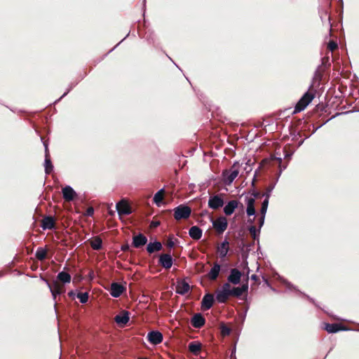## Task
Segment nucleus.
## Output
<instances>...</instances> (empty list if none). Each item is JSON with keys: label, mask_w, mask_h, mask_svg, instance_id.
Returning a JSON list of instances; mask_svg holds the SVG:
<instances>
[{"label": "nucleus", "mask_w": 359, "mask_h": 359, "mask_svg": "<svg viewBox=\"0 0 359 359\" xmlns=\"http://www.w3.org/2000/svg\"><path fill=\"white\" fill-rule=\"evenodd\" d=\"M315 97V91L311 92L309 90L303 94L294 106L292 114H296L304 110L306 107L312 102Z\"/></svg>", "instance_id": "f257e3e1"}, {"label": "nucleus", "mask_w": 359, "mask_h": 359, "mask_svg": "<svg viewBox=\"0 0 359 359\" xmlns=\"http://www.w3.org/2000/svg\"><path fill=\"white\" fill-rule=\"evenodd\" d=\"M239 162L235 161L230 169H225L222 172V182L225 185H230L239 174Z\"/></svg>", "instance_id": "f03ea898"}, {"label": "nucleus", "mask_w": 359, "mask_h": 359, "mask_svg": "<svg viewBox=\"0 0 359 359\" xmlns=\"http://www.w3.org/2000/svg\"><path fill=\"white\" fill-rule=\"evenodd\" d=\"M174 217L176 220L188 219L191 213V209L187 204H181L173 209Z\"/></svg>", "instance_id": "7ed1b4c3"}, {"label": "nucleus", "mask_w": 359, "mask_h": 359, "mask_svg": "<svg viewBox=\"0 0 359 359\" xmlns=\"http://www.w3.org/2000/svg\"><path fill=\"white\" fill-rule=\"evenodd\" d=\"M231 296V286L229 283H225L220 290L216 292L215 299L219 303H224Z\"/></svg>", "instance_id": "20e7f679"}, {"label": "nucleus", "mask_w": 359, "mask_h": 359, "mask_svg": "<svg viewBox=\"0 0 359 359\" xmlns=\"http://www.w3.org/2000/svg\"><path fill=\"white\" fill-rule=\"evenodd\" d=\"M116 210L121 217V215H129L132 211V208L126 198H122L116 204Z\"/></svg>", "instance_id": "39448f33"}, {"label": "nucleus", "mask_w": 359, "mask_h": 359, "mask_svg": "<svg viewBox=\"0 0 359 359\" xmlns=\"http://www.w3.org/2000/svg\"><path fill=\"white\" fill-rule=\"evenodd\" d=\"M211 222L219 234L223 233L228 226V221L224 216H219L216 219H211Z\"/></svg>", "instance_id": "423d86ee"}, {"label": "nucleus", "mask_w": 359, "mask_h": 359, "mask_svg": "<svg viewBox=\"0 0 359 359\" xmlns=\"http://www.w3.org/2000/svg\"><path fill=\"white\" fill-rule=\"evenodd\" d=\"M208 205L210 208L217 210L224 206V201L221 195L215 194L210 196Z\"/></svg>", "instance_id": "0eeeda50"}, {"label": "nucleus", "mask_w": 359, "mask_h": 359, "mask_svg": "<svg viewBox=\"0 0 359 359\" xmlns=\"http://www.w3.org/2000/svg\"><path fill=\"white\" fill-rule=\"evenodd\" d=\"M126 291V287L118 282H112L109 289L111 296L115 298L119 297Z\"/></svg>", "instance_id": "6e6552de"}, {"label": "nucleus", "mask_w": 359, "mask_h": 359, "mask_svg": "<svg viewBox=\"0 0 359 359\" xmlns=\"http://www.w3.org/2000/svg\"><path fill=\"white\" fill-rule=\"evenodd\" d=\"M323 329L330 334H334L340 331L353 330L339 323H324Z\"/></svg>", "instance_id": "1a4fd4ad"}, {"label": "nucleus", "mask_w": 359, "mask_h": 359, "mask_svg": "<svg viewBox=\"0 0 359 359\" xmlns=\"http://www.w3.org/2000/svg\"><path fill=\"white\" fill-rule=\"evenodd\" d=\"M174 262V259L170 253L161 254L158 257V264L165 269H170Z\"/></svg>", "instance_id": "9d476101"}, {"label": "nucleus", "mask_w": 359, "mask_h": 359, "mask_svg": "<svg viewBox=\"0 0 359 359\" xmlns=\"http://www.w3.org/2000/svg\"><path fill=\"white\" fill-rule=\"evenodd\" d=\"M147 338L150 344L157 345L163 341V336L161 332L152 330L148 332Z\"/></svg>", "instance_id": "9b49d317"}, {"label": "nucleus", "mask_w": 359, "mask_h": 359, "mask_svg": "<svg viewBox=\"0 0 359 359\" xmlns=\"http://www.w3.org/2000/svg\"><path fill=\"white\" fill-rule=\"evenodd\" d=\"M147 238L142 233H138L133 237L132 245L135 248H140L147 243Z\"/></svg>", "instance_id": "f8f14e48"}, {"label": "nucleus", "mask_w": 359, "mask_h": 359, "mask_svg": "<svg viewBox=\"0 0 359 359\" xmlns=\"http://www.w3.org/2000/svg\"><path fill=\"white\" fill-rule=\"evenodd\" d=\"M243 275V273L238 269H231L230 273L227 277V280L230 283L237 285L241 282V279Z\"/></svg>", "instance_id": "ddd939ff"}, {"label": "nucleus", "mask_w": 359, "mask_h": 359, "mask_svg": "<svg viewBox=\"0 0 359 359\" xmlns=\"http://www.w3.org/2000/svg\"><path fill=\"white\" fill-rule=\"evenodd\" d=\"M190 285L184 279H178L176 285V293L184 295L190 290Z\"/></svg>", "instance_id": "4468645a"}, {"label": "nucleus", "mask_w": 359, "mask_h": 359, "mask_svg": "<svg viewBox=\"0 0 359 359\" xmlns=\"http://www.w3.org/2000/svg\"><path fill=\"white\" fill-rule=\"evenodd\" d=\"M215 297L213 294L210 293H206L201 301V309L203 311L209 310L213 306L215 302Z\"/></svg>", "instance_id": "2eb2a0df"}, {"label": "nucleus", "mask_w": 359, "mask_h": 359, "mask_svg": "<svg viewBox=\"0 0 359 359\" xmlns=\"http://www.w3.org/2000/svg\"><path fill=\"white\" fill-rule=\"evenodd\" d=\"M62 193L64 199L68 201H73L77 196L76 192L69 185H67L62 188Z\"/></svg>", "instance_id": "dca6fc26"}, {"label": "nucleus", "mask_w": 359, "mask_h": 359, "mask_svg": "<svg viewBox=\"0 0 359 359\" xmlns=\"http://www.w3.org/2000/svg\"><path fill=\"white\" fill-rule=\"evenodd\" d=\"M205 323V319L201 313H195L191 318V324L195 328L200 329Z\"/></svg>", "instance_id": "f3484780"}, {"label": "nucleus", "mask_w": 359, "mask_h": 359, "mask_svg": "<svg viewBox=\"0 0 359 359\" xmlns=\"http://www.w3.org/2000/svg\"><path fill=\"white\" fill-rule=\"evenodd\" d=\"M115 322L121 325H126L130 320V313L128 311L123 310L119 314L116 315L114 318Z\"/></svg>", "instance_id": "a211bd4d"}, {"label": "nucleus", "mask_w": 359, "mask_h": 359, "mask_svg": "<svg viewBox=\"0 0 359 359\" xmlns=\"http://www.w3.org/2000/svg\"><path fill=\"white\" fill-rule=\"evenodd\" d=\"M240 203L236 200H231L229 201L223 208V211L226 216L231 215L235 210L238 207Z\"/></svg>", "instance_id": "6ab92c4d"}, {"label": "nucleus", "mask_w": 359, "mask_h": 359, "mask_svg": "<svg viewBox=\"0 0 359 359\" xmlns=\"http://www.w3.org/2000/svg\"><path fill=\"white\" fill-rule=\"evenodd\" d=\"M41 227L43 229V230H47V229H49V230H52V229H55V219L53 217L50 216V215H48V216H46L42 222H41Z\"/></svg>", "instance_id": "aec40b11"}, {"label": "nucleus", "mask_w": 359, "mask_h": 359, "mask_svg": "<svg viewBox=\"0 0 359 359\" xmlns=\"http://www.w3.org/2000/svg\"><path fill=\"white\" fill-rule=\"evenodd\" d=\"M285 168H286V166H283V168L280 167V170L278 172L276 181L273 183H271L269 185V187L266 188L265 193L262 194V196L265 197V198H267L268 201H269L271 194L272 191L273 190V189L275 188L276 182H278L283 170H284Z\"/></svg>", "instance_id": "412c9836"}, {"label": "nucleus", "mask_w": 359, "mask_h": 359, "mask_svg": "<svg viewBox=\"0 0 359 359\" xmlns=\"http://www.w3.org/2000/svg\"><path fill=\"white\" fill-rule=\"evenodd\" d=\"M147 251L149 254H152L155 252H158L163 249V245L161 243L157 240H155L154 242H149L147 245Z\"/></svg>", "instance_id": "4be33fe9"}, {"label": "nucleus", "mask_w": 359, "mask_h": 359, "mask_svg": "<svg viewBox=\"0 0 359 359\" xmlns=\"http://www.w3.org/2000/svg\"><path fill=\"white\" fill-rule=\"evenodd\" d=\"M189 236L196 241H198L203 236L202 229L198 226H193L189 230Z\"/></svg>", "instance_id": "5701e85b"}, {"label": "nucleus", "mask_w": 359, "mask_h": 359, "mask_svg": "<svg viewBox=\"0 0 359 359\" xmlns=\"http://www.w3.org/2000/svg\"><path fill=\"white\" fill-rule=\"evenodd\" d=\"M221 265L219 263H215L208 273V277L212 280H215L220 273Z\"/></svg>", "instance_id": "b1692460"}, {"label": "nucleus", "mask_w": 359, "mask_h": 359, "mask_svg": "<svg viewBox=\"0 0 359 359\" xmlns=\"http://www.w3.org/2000/svg\"><path fill=\"white\" fill-rule=\"evenodd\" d=\"M282 283L285 285V287L289 289V290H296L300 294H302L303 297H306L308 300H309L311 303H313V304L316 305V302H315V300L311 298V297H309V295H307L306 294L298 290L296 287L292 285L290 282H289L288 280H287L286 279H282Z\"/></svg>", "instance_id": "393cba45"}, {"label": "nucleus", "mask_w": 359, "mask_h": 359, "mask_svg": "<svg viewBox=\"0 0 359 359\" xmlns=\"http://www.w3.org/2000/svg\"><path fill=\"white\" fill-rule=\"evenodd\" d=\"M88 241L90 243L91 248L95 250H100L103 248L102 240L100 236L90 238Z\"/></svg>", "instance_id": "a878e982"}, {"label": "nucleus", "mask_w": 359, "mask_h": 359, "mask_svg": "<svg viewBox=\"0 0 359 359\" xmlns=\"http://www.w3.org/2000/svg\"><path fill=\"white\" fill-rule=\"evenodd\" d=\"M65 268L64 269H65ZM57 280L64 284L69 283L72 280L71 275L65 270L60 271L57 275Z\"/></svg>", "instance_id": "bb28decb"}, {"label": "nucleus", "mask_w": 359, "mask_h": 359, "mask_svg": "<svg viewBox=\"0 0 359 359\" xmlns=\"http://www.w3.org/2000/svg\"><path fill=\"white\" fill-rule=\"evenodd\" d=\"M189 351L195 355H198L201 349V344L198 341H191L188 346Z\"/></svg>", "instance_id": "cd10ccee"}, {"label": "nucleus", "mask_w": 359, "mask_h": 359, "mask_svg": "<svg viewBox=\"0 0 359 359\" xmlns=\"http://www.w3.org/2000/svg\"><path fill=\"white\" fill-rule=\"evenodd\" d=\"M51 292L53 299L55 302L57 295H61V288L59 287L56 280L53 281V286L51 289H49ZM57 303L55 302V309H56Z\"/></svg>", "instance_id": "c85d7f7f"}, {"label": "nucleus", "mask_w": 359, "mask_h": 359, "mask_svg": "<svg viewBox=\"0 0 359 359\" xmlns=\"http://www.w3.org/2000/svg\"><path fill=\"white\" fill-rule=\"evenodd\" d=\"M44 168L46 174L49 175L53 172L54 167L50 156H46L44 160Z\"/></svg>", "instance_id": "c756f323"}, {"label": "nucleus", "mask_w": 359, "mask_h": 359, "mask_svg": "<svg viewBox=\"0 0 359 359\" xmlns=\"http://www.w3.org/2000/svg\"><path fill=\"white\" fill-rule=\"evenodd\" d=\"M248 231H250L252 237L255 240H258L260 234L261 229L257 228L255 225H250L248 226Z\"/></svg>", "instance_id": "7c9ffc66"}, {"label": "nucleus", "mask_w": 359, "mask_h": 359, "mask_svg": "<svg viewBox=\"0 0 359 359\" xmlns=\"http://www.w3.org/2000/svg\"><path fill=\"white\" fill-rule=\"evenodd\" d=\"M46 254H47V250L46 248H38L35 252V257L39 260L42 261L46 259Z\"/></svg>", "instance_id": "2f4dec72"}, {"label": "nucleus", "mask_w": 359, "mask_h": 359, "mask_svg": "<svg viewBox=\"0 0 359 359\" xmlns=\"http://www.w3.org/2000/svg\"><path fill=\"white\" fill-rule=\"evenodd\" d=\"M217 251L218 252L219 258L221 259H224L229 253V248L223 247L222 248H220V246L218 245L217 248Z\"/></svg>", "instance_id": "473e14b6"}, {"label": "nucleus", "mask_w": 359, "mask_h": 359, "mask_svg": "<svg viewBox=\"0 0 359 359\" xmlns=\"http://www.w3.org/2000/svg\"><path fill=\"white\" fill-rule=\"evenodd\" d=\"M269 201L267 198H264L262 203V207L260 209V216L266 217V214L267 212L268 206H269Z\"/></svg>", "instance_id": "72a5a7b5"}, {"label": "nucleus", "mask_w": 359, "mask_h": 359, "mask_svg": "<svg viewBox=\"0 0 359 359\" xmlns=\"http://www.w3.org/2000/svg\"><path fill=\"white\" fill-rule=\"evenodd\" d=\"M77 298L79 299L81 304H86L88 301L89 294L87 292H78L76 294Z\"/></svg>", "instance_id": "f704fd0d"}, {"label": "nucleus", "mask_w": 359, "mask_h": 359, "mask_svg": "<svg viewBox=\"0 0 359 359\" xmlns=\"http://www.w3.org/2000/svg\"><path fill=\"white\" fill-rule=\"evenodd\" d=\"M243 294L239 287H235L231 289V296L240 297Z\"/></svg>", "instance_id": "c9c22d12"}, {"label": "nucleus", "mask_w": 359, "mask_h": 359, "mask_svg": "<svg viewBox=\"0 0 359 359\" xmlns=\"http://www.w3.org/2000/svg\"><path fill=\"white\" fill-rule=\"evenodd\" d=\"M162 196L159 195V194L156 193L154 196L153 201L157 206L159 207L162 203Z\"/></svg>", "instance_id": "e433bc0d"}, {"label": "nucleus", "mask_w": 359, "mask_h": 359, "mask_svg": "<svg viewBox=\"0 0 359 359\" xmlns=\"http://www.w3.org/2000/svg\"><path fill=\"white\" fill-rule=\"evenodd\" d=\"M327 48L330 51H333L335 49H337L338 48V43H337V42L335 41H333V40H330L328 42V43H327Z\"/></svg>", "instance_id": "4c0bfd02"}, {"label": "nucleus", "mask_w": 359, "mask_h": 359, "mask_svg": "<svg viewBox=\"0 0 359 359\" xmlns=\"http://www.w3.org/2000/svg\"><path fill=\"white\" fill-rule=\"evenodd\" d=\"M245 203L247 207H255V198L252 197L245 196Z\"/></svg>", "instance_id": "58836bf2"}, {"label": "nucleus", "mask_w": 359, "mask_h": 359, "mask_svg": "<svg viewBox=\"0 0 359 359\" xmlns=\"http://www.w3.org/2000/svg\"><path fill=\"white\" fill-rule=\"evenodd\" d=\"M76 85V83H71L69 86V88L67 90V91L63 93V95L57 100L55 101V103H57L60 102L63 97H65L72 89Z\"/></svg>", "instance_id": "ea45409f"}, {"label": "nucleus", "mask_w": 359, "mask_h": 359, "mask_svg": "<svg viewBox=\"0 0 359 359\" xmlns=\"http://www.w3.org/2000/svg\"><path fill=\"white\" fill-rule=\"evenodd\" d=\"M246 214L249 217H250L251 216H255L256 210H255V207H247L246 208Z\"/></svg>", "instance_id": "a19ab883"}, {"label": "nucleus", "mask_w": 359, "mask_h": 359, "mask_svg": "<svg viewBox=\"0 0 359 359\" xmlns=\"http://www.w3.org/2000/svg\"><path fill=\"white\" fill-rule=\"evenodd\" d=\"M221 332L224 335H229L230 334L231 330L228 326L223 325L221 327Z\"/></svg>", "instance_id": "79ce46f5"}, {"label": "nucleus", "mask_w": 359, "mask_h": 359, "mask_svg": "<svg viewBox=\"0 0 359 359\" xmlns=\"http://www.w3.org/2000/svg\"><path fill=\"white\" fill-rule=\"evenodd\" d=\"M284 158L287 159V160H290L293 154H294V151H286L285 149H284Z\"/></svg>", "instance_id": "37998d69"}, {"label": "nucleus", "mask_w": 359, "mask_h": 359, "mask_svg": "<svg viewBox=\"0 0 359 359\" xmlns=\"http://www.w3.org/2000/svg\"><path fill=\"white\" fill-rule=\"evenodd\" d=\"M94 214V208L93 207H89L87 208L85 212V215L87 217H92Z\"/></svg>", "instance_id": "c03bdc74"}, {"label": "nucleus", "mask_w": 359, "mask_h": 359, "mask_svg": "<svg viewBox=\"0 0 359 359\" xmlns=\"http://www.w3.org/2000/svg\"><path fill=\"white\" fill-rule=\"evenodd\" d=\"M264 221H265V217L259 216V217L258 218V228L259 229H262V227L264 224Z\"/></svg>", "instance_id": "a18cd8bd"}, {"label": "nucleus", "mask_w": 359, "mask_h": 359, "mask_svg": "<svg viewBox=\"0 0 359 359\" xmlns=\"http://www.w3.org/2000/svg\"><path fill=\"white\" fill-rule=\"evenodd\" d=\"M239 288L243 294L247 292L248 290V283L246 282L245 283H243L241 287H239Z\"/></svg>", "instance_id": "49530a36"}, {"label": "nucleus", "mask_w": 359, "mask_h": 359, "mask_svg": "<svg viewBox=\"0 0 359 359\" xmlns=\"http://www.w3.org/2000/svg\"><path fill=\"white\" fill-rule=\"evenodd\" d=\"M43 144L44 149H45V157L50 156L48 142L46 141H43Z\"/></svg>", "instance_id": "de8ad7c7"}, {"label": "nucleus", "mask_w": 359, "mask_h": 359, "mask_svg": "<svg viewBox=\"0 0 359 359\" xmlns=\"http://www.w3.org/2000/svg\"><path fill=\"white\" fill-rule=\"evenodd\" d=\"M229 242L226 238L219 245V246H220V248H222V247L223 248H229Z\"/></svg>", "instance_id": "09e8293b"}, {"label": "nucleus", "mask_w": 359, "mask_h": 359, "mask_svg": "<svg viewBox=\"0 0 359 359\" xmlns=\"http://www.w3.org/2000/svg\"><path fill=\"white\" fill-rule=\"evenodd\" d=\"M41 280H43L46 284V285L48 286V287L49 289H51L52 287L53 286V283H50L48 279H46V278L43 277V276H41Z\"/></svg>", "instance_id": "8fccbe9b"}, {"label": "nucleus", "mask_w": 359, "mask_h": 359, "mask_svg": "<svg viewBox=\"0 0 359 359\" xmlns=\"http://www.w3.org/2000/svg\"><path fill=\"white\" fill-rule=\"evenodd\" d=\"M121 249L123 252H128L130 250V247L128 243H125L121 245Z\"/></svg>", "instance_id": "3c124183"}, {"label": "nucleus", "mask_w": 359, "mask_h": 359, "mask_svg": "<svg viewBox=\"0 0 359 359\" xmlns=\"http://www.w3.org/2000/svg\"><path fill=\"white\" fill-rule=\"evenodd\" d=\"M129 36V33L121 41H119L113 48H111L105 55L111 53L117 46H118L128 36Z\"/></svg>", "instance_id": "603ef678"}, {"label": "nucleus", "mask_w": 359, "mask_h": 359, "mask_svg": "<svg viewBox=\"0 0 359 359\" xmlns=\"http://www.w3.org/2000/svg\"><path fill=\"white\" fill-rule=\"evenodd\" d=\"M290 135L293 137V138H294L297 135L300 136V132L297 131L296 130H294L293 128H291L290 129Z\"/></svg>", "instance_id": "864d4df0"}, {"label": "nucleus", "mask_w": 359, "mask_h": 359, "mask_svg": "<svg viewBox=\"0 0 359 359\" xmlns=\"http://www.w3.org/2000/svg\"><path fill=\"white\" fill-rule=\"evenodd\" d=\"M175 245V243L172 239H169V241L167 243V247L170 250L173 248Z\"/></svg>", "instance_id": "5fc2aeb1"}, {"label": "nucleus", "mask_w": 359, "mask_h": 359, "mask_svg": "<svg viewBox=\"0 0 359 359\" xmlns=\"http://www.w3.org/2000/svg\"><path fill=\"white\" fill-rule=\"evenodd\" d=\"M160 224L161 222L159 221H152L151 223V226L154 228L158 227V226H160Z\"/></svg>", "instance_id": "6e6d98bb"}, {"label": "nucleus", "mask_w": 359, "mask_h": 359, "mask_svg": "<svg viewBox=\"0 0 359 359\" xmlns=\"http://www.w3.org/2000/svg\"><path fill=\"white\" fill-rule=\"evenodd\" d=\"M274 158L279 163V169L281 168H283L284 165H281L280 163H282V158L281 157H276L275 156ZM285 166L287 167V165H285Z\"/></svg>", "instance_id": "4d7b16f0"}, {"label": "nucleus", "mask_w": 359, "mask_h": 359, "mask_svg": "<svg viewBox=\"0 0 359 359\" xmlns=\"http://www.w3.org/2000/svg\"><path fill=\"white\" fill-rule=\"evenodd\" d=\"M252 195H253L252 198H254L255 199L262 196V194H261L260 193H259L257 191H255Z\"/></svg>", "instance_id": "13d9d810"}, {"label": "nucleus", "mask_w": 359, "mask_h": 359, "mask_svg": "<svg viewBox=\"0 0 359 359\" xmlns=\"http://www.w3.org/2000/svg\"><path fill=\"white\" fill-rule=\"evenodd\" d=\"M68 296L69 297H72V298H74V297L76 296V294L74 292V290H70L69 292H68Z\"/></svg>", "instance_id": "bf43d9fd"}, {"label": "nucleus", "mask_w": 359, "mask_h": 359, "mask_svg": "<svg viewBox=\"0 0 359 359\" xmlns=\"http://www.w3.org/2000/svg\"><path fill=\"white\" fill-rule=\"evenodd\" d=\"M250 278H251V280H255V281L259 280V277L256 274L252 275Z\"/></svg>", "instance_id": "052dcab7"}, {"label": "nucleus", "mask_w": 359, "mask_h": 359, "mask_svg": "<svg viewBox=\"0 0 359 359\" xmlns=\"http://www.w3.org/2000/svg\"><path fill=\"white\" fill-rule=\"evenodd\" d=\"M243 264L244 265V267L248 269V274L250 273V269L249 267L248 266V262L247 260H245L243 262Z\"/></svg>", "instance_id": "680f3d73"}, {"label": "nucleus", "mask_w": 359, "mask_h": 359, "mask_svg": "<svg viewBox=\"0 0 359 359\" xmlns=\"http://www.w3.org/2000/svg\"><path fill=\"white\" fill-rule=\"evenodd\" d=\"M248 222L250 224V225H254V222H255V217L253 218H249L248 219Z\"/></svg>", "instance_id": "e2e57ef3"}, {"label": "nucleus", "mask_w": 359, "mask_h": 359, "mask_svg": "<svg viewBox=\"0 0 359 359\" xmlns=\"http://www.w3.org/2000/svg\"><path fill=\"white\" fill-rule=\"evenodd\" d=\"M326 62H329V57H324L322 59V65H325Z\"/></svg>", "instance_id": "0e129e2a"}, {"label": "nucleus", "mask_w": 359, "mask_h": 359, "mask_svg": "<svg viewBox=\"0 0 359 359\" xmlns=\"http://www.w3.org/2000/svg\"><path fill=\"white\" fill-rule=\"evenodd\" d=\"M164 192V188L158 190L156 194H159V195L162 196L163 193Z\"/></svg>", "instance_id": "69168bd1"}, {"label": "nucleus", "mask_w": 359, "mask_h": 359, "mask_svg": "<svg viewBox=\"0 0 359 359\" xmlns=\"http://www.w3.org/2000/svg\"><path fill=\"white\" fill-rule=\"evenodd\" d=\"M263 279H264L265 283L267 284L269 286L270 283H269L268 279L265 278L264 277H263Z\"/></svg>", "instance_id": "338daca9"}, {"label": "nucleus", "mask_w": 359, "mask_h": 359, "mask_svg": "<svg viewBox=\"0 0 359 359\" xmlns=\"http://www.w3.org/2000/svg\"><path fill=\"white\" fill-rule=\"evenodd\" d=\"M137 359H149V358H145V357H140V358H138Z\"/></svg>", "instance_id": "774afa93"}]
</instances>
